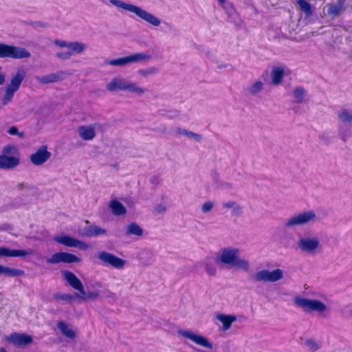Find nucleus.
Returning a JSON list of instances; mask_svg holds the SVG:
<instances>
[{"instance_id":"nucleus-7","label":"nucleus","mask_w":352,"mask_h":352,"mask_svg":"<svg viewBox=\"0 0 352 352\" xmlns=\"http://www.w3.org/2000/svg\"><path fill=\"white\" fill-rule=\"evenodd\" d=\"M54 44L60 48H66V51H60L56 54V56L60 59H69L74 54H82L87 48L86 44L81 42H67L64 40L57 39Z\"/></svg>"},{"instance_id":"nucleus-3","label":"nucleus","mask_w":352,"mask_h":352,"mask_svg":"<svg viewBox=\"0 0 352 352\" xmlns=\"http://www.w3.org/2000/svg\"><path fill=\"white\" fill-rule=\"evenodd\" d=\"M26 72L23 69H18L13 74L8 82L5 85L1 96V103L3 105H7L11 102L14 98V94L19 89L23 81L25 78Z\"/></svg>"},{"instance_id":"nucleus-33","label":"nucleus","mask_w":352,"mask_h":352,"mask_svg":"<svg viewBox=\"0 0 352 352\" xmlns=\"http://www.w3.org/2000/svg\"><path fill=\"white\" fill-rule=\"evenodd\" d=\"M106 63L111 66H125L129 64L128 56L107 60Z\"/></svg>"},{"instance_id":"nucleus-14","label":"nucleus","mask_w":352,"mask_h":352,"mask_svg":"<svg viewBox=\"0 0 352 352\" xmlns=\"http://www.w3.org/2000/svg\"><path fill=\"white\" fill-rule=\"evenodd\" d=\"M4 341L19 347L25 346L33 341L32 337L28 334L12 333L3 338Z\"/></svg>"},{"instance_id":"nucleus-25","label":"nucleus","mask_w":352,"mask_h":352,"mask_svg":"<svg viewBox=\"0 0 352 352\" xmlns=\"http://www.w3.org/2000/svg\"><path fill=\"white\" fill-rule=\"evenodd\" d=\"M109 208L111 212L116 216L123 215L126 212V208L116 199H112L110 200L109 202Z\"/></svg>"},{"instance_id":"nucleus-34","label":"nucleus","mask_w":352,"mask_h":352,"mask_svg":"<svg viewBox=\"0 0 352 352\" xmlns=\"http://www.w3.org/2000/svg\"><path fill=\"white\" fill-rule=\"evenodd\" d=\"M263 88V83L261 81H255L248 87V91L252 94H256L261 92Z\"/></svg>"},{"instance_id":"nucleus-23","label":"nucleus","mask_w":352,"mask_h":352,"mask_svg":"<svg viewBox=\"0 0 352 352\" xmlns=\"http://www.w3.org/2000/svg\"><path fill=\"white\" fill-rule=\"evenodd\" d=\"M288 73V69L284 67L279 66L274 67L272 69L270 75L272 84L275 85H279L281 82L283 76Z\"/></svg>"},{"instance_id":"nucleus-46","label":"nucleus","mask_w":352,"mask_h":352,"mask_svg":"<svg viewBox=\"0 0 352 352\" xmlns=\"http://www.w3.org/2000/svg\"><path fill=\"white\" fill-rule=\"evenodd\" d=\"M16 188L19 190H24V189L28 188V185H27V184L22 182V183L18 184Z\"/></svg>"},{"instance_id":"nucleus-30","label":"nucleus","mask_w":352,"mask_h":352,"mask_svg":"<svg viewBox=\"0 0 352 352\" xmlns=\"http://www.w3.org/2000/svg\"><path fill=\"white\" fill-rule=\"evenodd\" d=\"M21 274H23V272L21 270L0 265V276H17Z\"/></svg>"},{"instance_id":"nucleus-18","label":"nucleus","mask_w":352,"mask_h":352,"mask_svg":"<svg viewBox=\"0 0 352 352\" xmlns=\"http://www.w3.org/2000/svg\"><path fill=\"white\" fill-rule=\"evenodd\" d=\"M62 275L67 283L74 289L78 291L80 295L85 293V287L82 281L72 272L64 270Z\"/></svg>"},{"instance_id":"nucleus-27","label":"nucleus","mask_w":352,"mask_h":352,"mask_svg":"<svg viewBox=\"0 0 352 352\" xmlns=\"http://www.w3.org/2000/svg\"><path fill=\"white\" fill-rule=\"evenodd\" d=\"M318 213L319 210H305L298 213L292 220H312L316 218L322 217Z\"/></svg>"},{"instance_id":"nucleus-42","label":"nucleus","mask_w":352,"mask_h":352,"mask_svg":"<svg viewBox=\"0 0 352 352\" xmlns=\"http://www.w3.org/2000/svg\"><path fill=\"white\" fill-rule=\"evenodd\" d=\"M8 133L12 135H16L21 138H23V137H24V133L23 132H19L18 129L16 126L10 127L8 129Z\"/></svg>"},{"instance_id":"nucleus-48","label":"nucleus","mask_w":352,"mask_h":352,"mask_svg":"<svg viewBox=\"0 0 352 352\" xmlns=\"http://www.w3.org/2000/svg\"><path fill=\"white\" fill-rule=\"evenodd\" d=\"M72 296L70 295H68V294H65V295H61L58 297V299H60V300H69V299H72Z\"/></svg>"},{"instance_id":"nucleus-32","label":"nucleus","mask_w":352,"mask_h":352,"mask_svg":"<svg viewBox=\"0 0 352 352\" xmlns=\"http://www.w3.org/2000/svg\"><path fill=\"white\" fill-rule=\"evenodd\" d=\"M204 266L206 272L210 276H215L217 274V267L211 259H206L204 262Z\"/></svg>"},{"instance_id":"nucleus-45","label":"nucleus","mask_w":352,"mask_h":352,"mask_svg":"<svg viewBox=\"0 0 352 352\" xmlns=\"http://www.w3.org/2000/svg\"><path fill=\"white\" fill-rule=\"evenodd\" d=\"M237 203L234 201H226V202H223V204H222V207L224 208V209H230L232 210V209L233 208H234L235 205Z\"/></svg>"},{"instance_id":"nucleus-21","label":"nucleus","mask_w":352,"mask_h":352,"mask_svg":"<svg viewBox=\"0 0 352 352\" xmlns=\"http://www.w3.org/2000/svg\"><path fill=\"white\" fill-rule=\"evenodd\" d=\"M56 327L60 333L66 338L74 340L76 338V333L72 324L65 321H58Z\"/></svg>"},{"instance_id":"nucleus-22","label":"nucleus","mask_w":352,"mask_h":352,"mask_svg":"<svg viewBox=\"0 0 352 352\" xmlns=\"http://www.w3.org/2000/svg\"><path fill=\"white\" fill-rule=\"evenodd\" d=\"M215 318L221 322V329L224 331L230 329L232 323L237 320L236 316L232 314H217Z\"/></svg>"},{"instance_id":"nucleus-15","label":"nucleus","mask_w":352,"mask_h":352,"mask_svg":"<svg viewBox=\"0 0 352 352\" xmlns=\"http://www.w3.org/2000/svg\"><path fill=\"white\" fill-rule=\"evenodd\" d=\"M82 259L76 256L75 254L68 252H57L52 255V256L47 260L48 263H80Z\"/></svg>"},{"instance_id":"nucleus-6","label":"nucleus","mask_w":352,"mask_h":352,"mask_svg":"<svg viewBox=\"0 0 352 352\" xmlns=\"http://www.w3.org/2000/svg\"><path fill=\"white\" fill-rule=\"evenodd\" d=\"M21 163L20 153L16 146L8 145L2 150L0 155V165L1 169H13Z\"/></svg>"},{"instance_id":"nucleus-19","label":"nucleus","mask_w":352,"mask_h":352,"mask_svg":"<svg viewBox=\"0 0 352 352\" xmlns=\"http://www.w3.org/2000/svg\"><path fill=\"white\" fill-rule=\"evenodd\" d=\"M77 134L84 141H91L96 136V124L80 125L77 129Z\"/></svg>"},{"instance_id":"nucleus-10","label":"nucleus","mask_w":352,"mask_h":352,"mask_svg":"<svg viewBox=\"0 0 352 352\" xmlns=\"http://www.w3.org/2000/svg\"><path fill=\"white\" fill-rule=\"evenodd\" d=\"M30 56V53L23 47L0 43V58L20 59Z\"/></svg>"},{"instance_id":"nucleus-36","label":"nucleus","mask_w":352,"mask_h":352,"mask_svg":"<svg viewBox=\"0 0 352 352\" xmlns=\"http://www.w3.org/2000/svg\"><path fill=\"white\" fill-rule=\"evenodd\" d=\"M298 4L306 14H310L311 13V6L306 0H298Z\"/></svg>"},{"instance_id":"nucleus-52","label":"nucleus","mask_w":352,"mask_h":352,"mask_svg":"<svg viewBox=\"0 0 352 352\" xmlns=\"http://www.w3.org/2000/svg\"><path fill=\"white\" fill-rule=\"evenodd\" d=\"M197 352H205L204 350L198 349L196 350Z\"/></svg>"},{"instance_id":"nucleus-16","label":"nucleus","mask_w":352,"mask_h":352,"mask_svg":"<svg viewBox=\"0 0 352 352\" xmlns=\"http://www.w3.org/2000/svg\"><path fill=\"white\" fill-rule=\"evenodd\" d=\"M98 256L104 264L111 265L116 269H122L126 264V261L107 252H100Z\"/></svg>"},{"instance_id":"nucleus-51","label":"nucleus","mask_w":352,"mask_h":352,"mask_svg":"<svg viewBox=\"0 0 352 352\" xmlns=\"http://www.w3.org/2000/svg\"><path fill=\"white\" fill-rule=\"evenodd\" d=\"M0 352H8L3 347H0Z\"/></svg>"},{"instance_id":"nucleus-20","label":"nucleus","mask_w":352,"mask_h":352,"mask_svg":"<svg viewBox=\"0 0 352 352\" xmlns=\"http://www.w3.org/2000/svg\"><path fill=\"white\" fill-rule=\"evenodd\" d=\"M337 119L340 124L346 126H352V109L346 107L340 109L337 113Z\"/></svg>"},{"instance_id":"nucleus-2","label":"nucleus","mask_w":352,"mask_h":352,"mask_svg":"<svg viewBox=\"0 0 352 352\" xmlns=\"http://www.w3.org/2000/svg\"><path fill=\"white\" fill-rule=\"evenodd\" d=\"M100 1L105 3L108 1V0ZM109 1L111 5L118 8L133 13L138 18L151 25L157 27L161 24V20L159 18L139 6L124 2L122 0H109Z\"/></svg>"},{"instance_id":"nucleus-44","label":"nucleus","mask_w":352,"mask_h":352,"mask_svg":"<svg viewBox=\"0 0 352 352\" xmlns=\"http://www.w3.org/2000/svg\"><path fill=\"white\" fill-rule=\"evenodd\" d=\"M173 131H174V133H175V135H177V136H182V135L186 136V133H187L188 130H186V129H185L184 128L179 127V126H177V127H175L173 129Z\"/></svg>"},{"instance_id":"nucleus-40","label":"nucleus","mask_w":352,"mask_h":352,"mask_svg":"<svg viewBox=\"0 0 352 352\" xmlns=\"http://www.w3.org/2000/svg\"><path fill=\"white\" fill-rule=\"evenodd\" d=\"M157 72V69L155 67H150L148 69H142L138 71V74L142 76L146 77L150 74H155Z\"/></svg>"},{"instance_id":"nucleus-37","label":"nucleus","mask_w":352,"mask_h":352,"mask_svg":"<svg viewBox=\"0 0 352 352\" xmlns=\"http://www.w3.org/2000/svg\"><path fill=\"white\" fill-rule=\"evenodd\" d=\"M305 346L309 350L316 351L319 349V344L314 340L307 339L305 340Z\"/></svg>"},{"instance_id":"nucleus-35","label":"nucleus","mask_w":352,"mask_h":352,"mask_svg":"<svg viewBox=\"0 0 352 352\" xmlns=\"http://www.w3.org/2000/svg\"><path fill=\"white\" fill-rule=\"evenodd\" d=\"M294 98L297 102H302L305 98V91L301 87H297L294 89L293 93Z\"/></svg>"},{"instance_id":"nucleus-11","label":"nucleus","mask_w":352,"mask_h":352,"mask_svg":"<svg viewBox=\"0 0 352 352\" xmlns=\"http://www.w3.org/2000/svg\"><path fill=\"white\" fill-rule=\"evenodd\" d=\"M52 153L47 145L38 146L32 153L30 155L29 160L35 166H41L45 164L51 157Z\"/></svg>"},{"instance_id":"nucleus-56","label":"nucleus","mask_w":352,"mask_h":352,"mask_svg":"<svg viewBox=\"0 0 352 352\" xmlns=\"http://www.w3.org/2000/svg\"><path fill=\"white\" fill-rule=\"evenodd\" d=\"M351 314L352 315V309H351Z\"/></svg>"},{"instance_id":"nucleus-17","label":"nucleus","mask_w":352,"mask_h":352,"mask_svg":"<svg viewBox=\"0 0 352 352\" xmlns=\"http://www.w3.org/2000/svg\"><path fill=\"white\" fill-rule=\"evenodd\" d=\"M54 240L67 247L78 248L82 250H87L91 248L89 244L69 236H58L55 237Z\"/></svg>"},{"instance_id":"nucleus-55","label":"nucleus","mask_w":352,"mask_h":352,"mask_svg":"<svg viewBox=\"0 0 352 352\" xmlns=\"http://www.w3.org/2000/svg\"><path fill=\"white\" fill-rule=\"evenodd\" d=\"M345 0H339L340 2H341L342 3H343V2Z\"/></svg>"},{"instance_id":"nucleus-1","label":"nucleus","mask_w":352,"mask_h":352,"mask_svg":"<svg viewBox=\"0 0 352 352\" xmlns=\"http://www.w3.org/2000/svg\"><path fill=\"white\" fill-rule=\"evenodd\" d=\"M215 261L228 269L248 271L249 262L240 257V250L234 247L221 248L217 253Z\"/></svg>"},{"instance_id":"nucleus-24","label":"nucleus","mask_w":352,"mask_h":352,"mask_svg":"<svg viewBox=\"0 0 352 352\" xmlns=\"http://www.w3.org/2000/svg\"><path fill=\"white\" fill-rule=\"evenodd\" d=\"M106 233V230L98 226H87L79 230V234L82 236L92 237L98 235H102Z\"/></svg>"},{"instance_id":"nucleus-26","label":"nucleus","mask_w":352,"mask_h":352,"mask_svg":"<svg viewBox=\"0 0 352 352\" xmlns=\"http://www.w3.org/2000/svg\"><path fill=\"white\" fill-rule=\"evenodd\" d=\"M33 251L32 250H10L6 248H0V256H23L27 254H32Z\"/></svg>"},{"instance_id":"nucleus-39","label":"nucleus","mask_w":352,"mask_h":352,"mask_svg":"<svg viewBox=\"0 0 352 352\" xmlns=\"http://www.w3.org/2000/svg\"><path fill=\"white\" fill-rule=\"evenodd\" d=\"M243 208L239 204H236L235 205L234 208H233L231 210V214H232V217H239L243 214Z\"/></svg>"},{"instance_id":"nucleus-47","label":"nucleus","mask_w":352,"mask_h":352,"mask_svg":"<svg viewBox=\"0 0 352 352\" xmlns=\"http://www.w3.org/2000/svg\"><path fill=\"white\" fill-rule=\"evenodd\" d=\"M6 80V76L1 72V67H0V85H3Z\"/></svg>"},{"instance_id":"nucleus-31","label":"nucleus","mask_w":352,"mask_h":352,"mask_svg":"<svg viewBox=\"0 0 352 352\" xmlns=\"http://www.w3.org/2000/svg\"><path fill=\"white\" fill-rule=\"evenodd\" d=\"M60 79L59 75L56 74H50L44 76L36 77V80L43 84L52 83L58 81Z\"/></svg>"},{"instance_id":"nucleus-50","label":"nucleus","mask_w":352,"mask_h":352,"mask_svg":"<svg viewBox=\"0 0 352 352\" xmlns=\"http://www.w3.org/2000/svg\"><path fill=\"white\" fill-rule=\"evenodd\" d=\"M302 221H289V223H288V226H293L294 224H296V223H301Z\"/></svg>"},{"instance_id":"nucleus-13","label":"nucleus","mask_w":352,"mask_h":352,"mask_svg":"<svg viewBox=\"0 0 352 352\" xmlns=\"http://www.w3.org/2000/svg\"><path fill=\"white\" fill-rule=\"evenodd\" d=\"M102 284L98 280L90 281L88 286L87 292L85 290L82 295L78 296V298L82 300H95L100 297V289Z\"/></svg>"},{"instance_id":"nucleus-53","label":"nucleus","mask_w":352,"mask_h":352,"mask_svg":"<svg viewBox=\"0 0 352 352\" xmlns=\"http://www.w3.org/2000/svg\"><path fill=\"white\" fill-rule=\"evenodd\" d=\"M227 186H229V185L227 184H223L222 188H226Z\"/></svg>"},{"instance_id":"nucleus-49","label":"nucleus","mask_w":352,"mask_h":352,"mask_svg":"<svg viewBox=\"0 0 352 352\" xmlns=\"http://www.w3.org/2000/svg\"><path fill=\"white\" fill-rule=\"evenodd\" d=\"M339 134L342 136V138H344L346 137V133L344 130L340 129Z\"/></svg>"},{"instance_id":"nucleus-43","label":"nucleus","mask_w":352,"mask_h":352,"mask_svg":"<svg viewBox=\"0 0 352 352\" xmlns=\"http://www.w3.org/2000/svg\"><path fill=\"white\" fill-rule=\"evenodd\" d=\"M186 137L189 139L195 140L197 142H200L202 140L201 135L189 131H187Z\"/></svg>"},{"instance_id":"nucleus-4","label":"nucleus","mask_w":352,"mask_h":352,"mask_svg":"<svg viewBox=\"0 0 352 352\" xmlns=\"http://www.w3.org/2000/svg\"><path fill=\"white\" fill-rule=\"evenodd\" d=\"M294 302L296 307L306 312L317 313L323 316L330 313L329 307L325 302L318 299L297 296L294 298Z\"/></svg>"},{"instance_id":"nucleus-54","label":"nucleus","mask_w":352,"mask_h":352,"mask_svg":"<svg viewBox=\"0 0 352 352\" xmlns=\"http://www.w3.org/2000/svg\"><path fill=\"white\" fill-rule=\"evenodd\" d=\"M219 1L221 3H223L224 2V0H219Z\"/></svg>"},{"instance_id":"nucleus-12","label":"nucleus","mask_w":352,"mask_h":352,"mask_svg":"<svg viewBox=\"0 0 352 352\" xmlns=\"http://www.w3.org/2000/svg\"><path fill=\"white\" fill-rule=\"evenodd\" d=\"M283 277V272L280 269H276L273 270H263L254 276V278L257 281L264 282H276Z\"/></svg>"},{"instance_id":"nucleus-38","label":"nucleus","mask_w":352,"mask_h":352,"mask_svg":"<svg viewBox=\"0 0 352 352\" xmlns=\"http://www.w3.org/2000/svg\"><path fill=\"white\" fill-rule=\"evenodd\" d=\"M214 206V203L212 201H205L201 207V210L204 213L210 212Z\"/></svg>"},{"instance_id":"nucleus-5","label":"nucleus","mask_w":352,"mask_h":352,"mask_svg":"<svg viewBox=\"0 0 352 352\" xmlns=\"http://www.w3.org/2000/svg\"><path fill=\"white\" fill-rule=\"evenodd\" d=\"M106 89L111 92L123 91L138 96H142L146 91L145 88L140 87L136 82L127 80L120 76L113 78L106 85Z\"/></svg>"},{"instance_id":"nucleus-41","label":"nucleus","mask_w":352,"mask_h":352,"mask_svg":"<svg viewBox=\"0 0 352 352\" xmlns=\"http://www.w3.org/2000/svg\"><path fill=\"white\" fill-rule=\"evenodd\" d=\"M167 210V206L165 204H157L153 208L155 214H163Z\"/></svg>"},{"instance_id":"nucleus-29","label":"nucleus","mask_w":352,"mask_h":352,"mask_svg":"<svg viewBox=\"0 0 352 352\" xmlns=\"http://www.w3.org/2000/svg\"><path fill=\"white\" fill-rule=\"evenodd\" d=\"M126 234L127 235L141 236L143 234V230L135 223H131L126 228Z\"/></svg>"},{"instance_id":"nucleus-28","label":"nucleus","mask_w":352,"mask_h":352,"mask_svg":"<svg viewBox=\"0 0 352 352\" xmlns=\"http://www.w3.org/2000/svg\"><path fill=\"white\" fill-rule=\"evenodd\" d=\"M129 63H140L148 61L151 59V56L147 53L140 52V53H135L128 56Z\"/></svg>"},{"instance_id":"nucleus-9","label":"nucleus","mask_w":352,"mask_h":352,"mask_svg":"<svg viewBox=\"0 0 352 352\" xmlns=\"http://www.w3.org/2000/svg\"><path fill=\"white\" fill-rule=\"evenodd\" d=\"M297 245L301 252L310 255L318 254L322 249L320 241L316 237H302L298 240Z\"/></svg>"},{"instance_id":"nucleus-8","label":"nucleus","mask_w":352,"mask_h":352,"mask_svg":"<svg viewBox=\"0 0 352 352\" xmlns=\"http://www.w3.org/2000/svg\"><path fill=\"white\" fill-rule=\"evenodd\" d=\"M177 333L182 338L191 341L197 346L208 350H212L213 349L212 342L201 333L190 329H179Z\"/></svg>"}]
</instances>
